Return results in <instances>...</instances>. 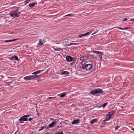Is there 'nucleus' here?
Segmentation results:
<instances>
[{
	"label": "nucleus",
	"instance_id": "obj_43",
	"mask_svg": "<svg viewBox=\"0 0 134 134\" xmlns=\"http://www.w3.org/2000/svg\"><path fill=\"white\" fill-rule=\"evenodd\" d=\"M18 60V58L17 57V61Z\"/></svg>",
	"mask_w": 134,
	"mask_h": 134
},
{
	"label": "nucleus",
	"instance_id": "obj_14",
	"mask_svg": "<svg viewBox=\"0 0 134 134\" xmlns=\"http://www.w3.org/2000/svg\"><path fill=\"white\" fill-rule=\"evenodd\" d=\"M66 94L65 93H63L58 95V96L60 97H61L63 98L64 97Z\"/></svg>",
	"mask_w": 134,
	"mask_h": 134
},
{
	"label": "nucleus",
	"instance_id": "obj_27",
	"mask_svg": "<svg viewBox=\"0 0 134 134\" xmlns=\"http://www.w3.org/2000/svg\"><path fill=\"white\" fill-rule=\"evenodd\" d=\"M118 28L120 29H121V30H125L126 29H128V28H121V27H118Z\"/></svg>",
	"mask_w": 134,
	"mask_h": 134
},
{
	"label": "nucleus",
	"instance_id": "obj_47",
	"mask_svg": "<svg viewBox=\"0 0 134 134\" xmlns=\"http://www.w3.org/2000/svg\"><path fill=\"white\" fill-rule=\"evenodd\" d=\"M115 28H117V27H114Z\"/></svg>",
	"mask_w": 134,
	"mask_h": 134
},
{
	"label": "nucleus",
	"instance_id": "obj_13",
	"mask_svg": "<svg viewBox=\"0 0 134 134\" xmlns=\"http://www.w3.org/2000/svg\"><path fill=\"white\" fill-rule=\"evenodd\" d=\"M98 121V119H94L90 121V123L92 124H93L95 123H96Z\"/></svg>",
	"mask_w": 134,
	"mask_h": 134
},
{
	"label": "nucleus",
	"instance_id": "obj_24",
	"mask_svg": "<svg viewBox=\"0 0 134 134\" xmlns=\"http://www.w3.org/2000/svg\"><path fill=\"white\" fill-rule=\"evenodd\" d=\"M55 134H64V133L62 131H60L59 132H55Z\"/></svg>",
	"mask_w": 134,
	"mask_h": 134
},
{
	"label": "nucleus",
	"instance_id": "obj_1",
	"mask_svg": "<svg viewBox=\"0 0 134 134\" xmlns=\"http://www.w3.org/2000/svg\"><path fill=\"white\" fill-rule=\"evenodd\" d=\"M103 92V91L102 89L99 88L95 89L91 92V94L93 95H95L99 93H102Z\"/></svg>",
	"mask_w": 134,
	"mask_h": 134
},
{
	"label": "nucleus",
	"instance_id": "obj_40",
	"mask_svg": "<svg viewBox=\"0 0 134 134\" xmlns=\"http://www.w3.org/2000/svg\"><path fill=\"white\" fill-rule=\"evenodd\" d=\"M131 130H133L134 131V128H133L132 127L131 128Z\"/></svg>",
	"mask_w": 134,
	"mask_h": 134
},
{
	"label": "nucleus",
	"instance_id": "obj_35",
	"mask_svg": "<svg viewBox=\"0 0 134 134\" xmlns=\"http://www.w3.org/2000/svg\"><path fill=\"white\" fill-rule=\"evenodd\" d=\"M127 20V18H125L123 19V20L124 21H126Z\"/></svg>",
	"mask_w": 134,
	"mask_h": 134
},
{
	"label": "nucleus",
	"instance_id": "obj_26",
	"mask_svg": "<svg viewBox=\"0 0 134 134\" xmlns=\"http://www.w3.org/2000/svg\"><path fill=\"white\" fill-rule=\"evenodd\" d=\"M84 58L85 57L84 56L80 58V60L81 61L84 60Z\"/></svg>",
	"mask_w": 134,
	"mask_h": 134
},
{
	"label": "nucleus",
	"instance_id": "obj_37",
	"mask_svg": "<svg viewBox=\"0 0 134 134\" xmlns=\"http://www.w3.org/2000/svg\"><path fill=\"white\" fill-rule=\"evenodd\" d=\"M55 42L59 44L60 43V41H58L57 42V41H55Z\"/></svg>",
	"mask_w": 134,
	"mask_h": 134
},
{
	"label": "nucleus",
	"instance_id": "obj_16",
	"mask_svg": "<svg viewBox=\"0 0 134 134\" xmlns=\"http://www.w3.org/2000/svg\"><path fill=\"white\" fill-rule=\"evenodd\" d=\"M52 48H53V50L56 51H59L61 50V48H57V47L55 48L54 46L53 47H52Z\"/></svg>",
	"mask_w": 134,
	"mask_h": 134
},
{
	"label": "nucleus",
	"instance_id": "obj_41",
	"mask_svg": "<svg viewBox=\"0 0 134 134\" xmlns=\"http://www.w3.org/2000/svg\"><path fill=\"white\" fill-rule=\"evenodd\" d=\"M131 21H134V19H132L131 20Z\"/></svg>",
	"mask_w": 134,
	"mask_h": 134
},
{
	"label": "nucleus",
	"instance_id": "obj_23",
	"mask_svg": "<svg viewBox=\"0 0 134 134\" xmlns=\"http://www.w3.org/2000/svg\"><path fill=\"white\" fill-rule=\"evenodd\" d=\"M86 62L84 60L82 61L81 62H80V64L81 65H84L85 64Z\"/></svg>",
	"mask_w": 134,
	"mask_h": 134
},
{
	"label": "nucleus",
	"instance_id": "obj_4",
	"mask_svg": "<svg viewBox=\"0 0 134 134\" xmlns=\"http://www.w3.org/2000/svg\"><path fill=\"white\" fill-rule=\"evenodd\" d=\"M66 59L68 62H71L74 61V58H73L70 56H67L66 57Z\"/></svg>",
	"mask_w": 134,
	"mask_h": 134
},
{
	"label": "nucleus",
	"instance_id": "obj_29",
	"mask_svg": "<svg viewBox=\"0 0 134 134\" xmlns=\"http://www.w3.org/2000/svg\"><path fill=\"white\" fill-rule=\"evenodd\" d=\"M74 15H73V14H70L67 15H66L65 16H72Z\"/></svg>",
	"mask_w": 134,
	"mask_h": 134
},
{
	"label": "nucleus",
	"instance_id": "obj_28",
	"mask_svg": "<svg viewBox=\"0 0 134 134\" xmlns=\"http://www.w3.org/2000/svg\"><path fill=\"white\" fill-rule=\"evenodd\" d=\"M16 39H15L14 40H8L5 41V42H9L11 41H14V40H16Z\"/></svg>",
	"mask_w": 134,
	"mask_h": 134
},
{
	"label": "nucleus",
	"instance_id": "obj_33",
	"mask_svg": "<svg viewBox=\"0 0 134 134\" xmlns=\"http://www.w3.org/2000/svg\"><path fill=\"white\" fill-rule=\"evenodd\" d=\"M45 127H42L40 129H39L38 130L39 131H41L42 130L44 129Z\"/></svg>",
	"mask_w": 134,
	"mask_h": 134
},
{
	"label": "nucleus",
	"instance_id": "obj_20",
	"mask_svg": "<svg viewBox=\"0 0 134 134\" xmlns=\"http://www.w3.org/2000/svg\"><path fill=\"white\" fill-rule=\"evenodd\" d=\"M43 44V43L42 42V40L41 39H40L39 40V42L38 43V44L40 45L41 46Z\"/></svg>",
	"mask_w": 134,
	"mask_h": 134
},
{
	"label": "nucleus",
	"instance_id": "obj_7",
	"mask_svg": "<svg viewBox=\"0 0 134 134\" xmlns=\"http://www.w3.org/2000/svg\"><path fill=\"white\" fill-rule=\"evenodd\" d=\"M115 114V111H113L108 113V115L111 117L112 118H113V116Z\"/></svg>",
	"mask_w": 134,
	"mask_h": 134
},
{
	"label": "nucleus",
	"instance_id": "obj_30",
	"mask_svg": "<svg viewBox=\"0 0 134 134\" xmlns=\"http://www.w3.org/2000/svg\"><path fill=\"white\" fill-rule=\"evenodd\" d=\"M30 116V115H24V117H25V118H28Z\"/></svg>",
	"mask_w": 134,
	"mask_h": 134
},
{
	"label": "nucleus",
	"instance_id": "obj_21",
	"mask_svg": "<svg viewBox=\"0 0 134 134\" xmlns=\"http://www.w3.org/2000/svg\"><path fill=\"white\" fill-rule=\"evenodd\" d=\"M93 52L94 53H95L97 54H101L103 53L102 52L97 51H93Z\"/></svg>",
	"mask_w": 134,
	"mask_h": 134
},
{
	"label": "nucleus",
	"instance_id": "obj_11",
	"mask_svg": "<svg viewBox=\"0 0 134 134\" xmlns=\"http://www.w3.org/2000/svg\"><path fill=\"white\" fill-rule=\"evenodd\" d=\"M56 125V123L55 122H52L51 124H50L48 125L49 128L52 127L54 125Z\"/></svg>",
	"mask_w": 134,
	"mask_h": 134
},
{
	"label": "nucleus",
	"instance_id": "obj_36",
	"mask_svg": "<svg viewBox=\"0 0 134 134\" xmlns=\"http://www.w3.org/2000/svg\"><path fill=\"white\" fill-rule=\"evenodd\" d=\"M32 120V118H29V121H31V120Z\"/></svg>",
	"mask_w": 134,
	"mask_h": 134
},
{
	"label": "nucleus",
	"instance_id": "obj_38",
	"mask_svg": "<svg viewBox=\"0 0 134 134\" xmlns=\"http://www.w3.org/2000/svg\"><path fill=\"white\" fill-rule=\"evenodd\" d=\"M98 31V30L97 31H96L94 32L93 34H96Z\"/></svg>",
	"mask_w": 134,
	"mask_h": 134
},
{
	"label": "nucleus",
	"instance_id": "obj_22",
	"mask_svg": "<svg viewBox=\"0 0 134 134\" xmlns=\"http://www.w3.org/2000/svg\"><path fill=\"white\" fill-rule=\"evenodd\" d=\"M30 1V0H26L25 2H24L23 4L25 5L28 3Z\"/></svg>",
	"mask_w": 134,
	"mask_h": 134
},
{
	"label": "nucleus",
	"instance_id": "obj_3",
	"mask_svg": "<svg viewBox=\"0 0 134 134\" xmlns=\"http://www.w3.org/2000/svg\"><path fill=\"white\" fill-rule=\"evenodd\" d=\"M27 120V119L24 117V116L21 117L20 119L18 120L19 122L20 123H23V121H26Z\"/></svg>",
	"mask_w": 134,
	"mask_h": 134
},
{
	"label": "nucleus",
	"instance_id": "obj_2",
	"mask_svg": "<svg viewBox=\"0 0 134 134\" xmlns=\"http://www.w3.org/2000/svg\"><path fill=\"white\" fill-rule=\"evenodd\" d=\"M37 76H34V75H30L24 77L23 78L24 79L25 81H27L28 80H31L34 79L35 78L38 77Z\"/></svg>",
	"mask_w": 134,
	"mask_h": 134
},
{
	"label": "nucleus",
	"instance_id": "obj_17",
	"mask_svg": "<svg viewBox=\"0 0 134 134\" xmlns=\"http://www.w3.org/2000/svg\"><path fill=\"white\" fill-rule=\"evenodd\" d=\"M10 59L13 60H17V56H14L10 57Z\"/></svg>",
	"mask_w": 134,
	"mask_h": 134
},
{
	"label": "nucleus",
	"instance_id": "obj_34",
	"mask_svg": "<svg viewBox=\"0 0 134 134\" xmlns=\"http://www.w3.org/2000/svg\"><path fill=\"white\" fill-rule=\"evenodd\" d=\"M120 127V126H116L115 128V130H116L118 129Z\"/></svg>",
	"mask_w": 134,
	"mask_h": 134
},
{
	"label": "nucleus",
	"instance_id": "obj_5",
	"mask_svg": "<svg viewBox=\"0 0 134 134\" xmlns=\"http://www.w3.org/2000/svg\"><path fill=\"white\" fill-rule=\"evenodd\" d=\"M92 67V65L90 64H86L85 66L86 69L88 70H90L91 69Z\"/></svg>",
	"mask_w": 134,
	"mask_h": 134
},
{
	"label": "nucleus",
	"instance_id": "obj_6",
	"mask_svg": "<svg viewBox=\"0 0 134 134\" xmlns=\"http://www.w3.org/2000/svg\"><path fill=\"white\" fill-rule=\"evenodd\" d=\"M37 4V2H35L33 3H30L29 4V7L31 8L34 7L35 5Z\"/></svg>",
	"mask_w": 134,
	"mask_h": 134
},
{
	"label": "nucleus",
	"instance_id": "obj_39",
	"mask_svg": "<svg viewBox=\"0 0 134 134\" xmlns=\"http://www.w3.org/2000/svg\"><path fill=\"white\" fill-rule=\"evenodd\" d=\"M51 119L52 120H54V118H51Z\"/></svg>",
	"mask_w": 134,
	"mask_h": 134
},
{
	"label": "nucleus",
	"instance_id": "obj_31",
	"mask_svg": "<svg viewBox=\"0 0 134 134\" xmlns=\"http://www.w3.org/2000/svg\"><path fill=\"white\" fill-rule=\"evenodd\" d=\"M63 70H61L58 72V73L62 75V71Z\"/></svg>",
	"mask_w": 134,
	"mask_h": 134
},
{
	"label": "nucleus",
	"instance_id": "obj_42",
	"mask_svg": "<svg viewBox=\"0 0 134 134\" xmlns=\"http://www.w3.org/2000/svg\"><path fill=\"white\" fill-rule=\"evenodd\" d=\"M17 133V131L15 132V134Z\"/></svg>",
	"mask_w": 134,
	"mask_h": 134
},
{
	"label": "nucleus",
	"instance_id": "obj_44",
	"mask_svg": "<svg viewBox=\"0 0 134 134\" xmlns=\"http://www.w3.org/2000/svg\"><path fill=\"white\" fill-rule=\"evenodd\" d=\"M17 17H18V16H18V14H17Z\"/></svg>",
	"mask_w": 134,
	"mask_h": 134
},
{
	"label": "nucleus",
	"instance_id": "obj_18",
	"mask_svg": "<svg viewBox=\"0 0 134 134\" xmlns=\"http://www.w3.org/2000/svg\"><path fill=\"white\" fill-rule=\"evenodd\" d=\"M108 104V103L107 102L104 103L103 105H101L100 107H103V108H104L105 106Z\"/></svg>",
	"mask_w": 134,
	"mask_h": 134
},
{
	"label": "nucleus",
	"instance_id": "obj_46",
	"mask_svg": "<svg viewBox=\"0 0 134 134\" xmlns=\"http://www.w3.org/2000/svg\"><path fill=\"white\" fill-rule=\"evenodd\" d=\"M19 13V14H20V13Z\"/></svg>",
	"mask_w": 134,
	"mask_h": 134
},
{
	"label": "nucleus",
	"instance_id": "obj_15",
	"mask_svg": "<svg viewBox=\"0 0 134 134\" xmlns=\"http://www.w3.org/2000/svg\"><path fill=\"white\" fill-rule=\"evenodd\" d=\"M112 118L108 115H107L105 117V119L104 121H107L109 120L111 118Z\"/></svg>",
	"mask_w": 134,
	"mask_h": 134
},
{
	"label": "nucleus",
	"instance_id": "obj_45",
	"mask_svg": "<svg viewBox=\"0 0 134 134\" xmlns=\"http://www.w3.org/2000/svg\"><path fill=\"white\" fill-rule=\"evenodd\" d=\"M18 65H17V67H18Z\"/></svg>",
	"mask_w": 134,
	"mask_h": 134
},
{
	"label": "nucleus",
	"instance_id": "obj_19",
	"mask_svg": "<svg viewBox=\"0 0 134 134\" xmlns=\"http://www.w3.org/2000/svg\"><path fill=\"white\" fill-rule=\"evenodd\" d=\"M62 71V75H64V74H66V75H68L69 74V72L67 71H64L63 70V71Z\"/></svg>",
	"mask_w": 134,
	"mask_h": 134
},
{
	"label": "nucleus",
	"instance_id": "obj_32",
	"mask_svg": "<svg viewBox=\"0 0 134 134\" xmlns=\"http://www.w3.org/2000/svg\"><path fill=\"white\" fill-rule=\"evenodd\" d=\"M56 97H48V98H47V99H54V98H55Z\"/></svg>",
	"mask_w": 134,
	"mask_h": 134
},
{
	"label": "nucleus",
	"instance_id": "obj_12",
	"mask_svg": "<svg viewBox=\"0 0 134 134\" xmlns=\"http://www.w3.org/2000/svg\"><path fill=\"white\" fill-rule=\"evenodd\" d=\"M90 32H87V33H85V34L79 35L78 36L79 37L81 38V37H82V36H86V35L89 34H90Z\"/></svg>",
	"mask_w": 134,
	"mask_h": 134
},
{
	"label": "nucleus",
	"instance_id": "obj_8",
	"mask_svg": "<svg viewBox=\"0 0 134 134\" xmlns=\"http://www.w3.org/2000/svg\"><path fill=\"white\" fill-rule=\"evenodd\" d=\"M10 15L11 16L14 17H17V12H13L10 13Z\"/></svg>",
	"mask_w": 134,
	"mask_h": 134
},
{
	"label": "nucleus",
	"instance_id": "obj_25",
	"mask_svg": "<svg viewBox=\"0 0 134 134\" xmlns=\"http://www.w3.org/2000/svg\"><path fill=\"white\" fill-rule=\"evenodd\" d=\"M78 44L77 43H71L70 44H69V46H70L71 45H78Z\"/></svg>",
	"mask_w": 134,
	"mask_h": 134
},
{
	"label": "nucleus",
	"instance_id": "obj_9",
	"mask_svg": "<svg viewBox=\"0 0 134 134\" xmlns=\"http://www.w3.org/2000/svg\"><path fill=\"white\" fill-rule=\"evenodd\" d=\"M80 120L79 119H76L73 120L71 122L72 124H78L79 123Z\"/></svg>",
	"mask_w": 134,
	"mask_h": 134
},
{
	"label": "nucleus",
	"instance_id": "obj_10",
	"mask_svg": "<svg viewBox=\"0 0 134 134\" xmlns=\"http://www.w3.org/2000/svg\"><path fill=\"white\" fill-rule=\"evenodd\" d=\"M43 70H38L37 71L35 72H34L33 73H32V74H34L35 75V76H36L37 75V74H38L40 73L42 71H43Z\"/></svg>",
	"mask_w": 134,
	"mask_h": 134
}]
</instances>
